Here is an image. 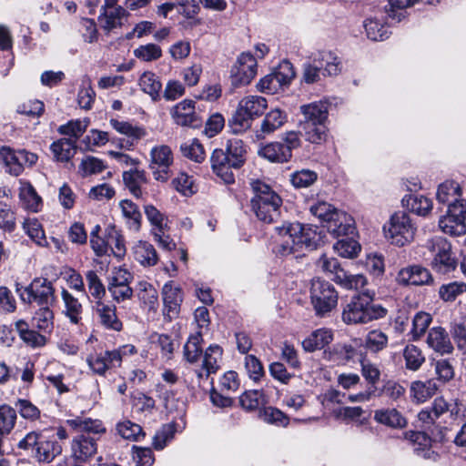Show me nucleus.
I'll return each instance as SVG.
<instances>
[{
	"instance_id": "1",
	"label": "nucleus",
	"mask_w": 466,
	"mask_h": 466,
	"mask_svg": "<svg viewBox=\"0 0 466 466\" xmlns=\"http://www.w3.org/2000/svg\"><path fill=\"white\" fill-rule=\"evenodd\" d=\"M278 235L276 252L281 256H288L303 248L315 249L321 242L320 233L309 226L300 223H284L277 227Z\"/></svg>"
},
{
	"instance_id": "2",
	"label": "nucleus",
	"mask_w": 466,
	"mask_h": 466,
	"mask_svg": "<svg viewBox=\"0 0 466 466\" xmlns=\"http://www.w3.org/2000/svg\"><path fill=\"white\" fill-rule=\"evenodd\" d=\"M375 291L364 289L353 296L342 310L341 318L347 325L367 324L386 317L388 309L381 305L373 304Z\"/></svg>"
},
{
	"instance_id": "3",
	"label": "nucleus",
	"mask_w": 466,
	"mask_h": 466,
	"mask_svg": "<svg viewBox=\"0 0 466 466\" xmlns=\"http://www.w3.org/2000/svg\"><path fill=\"white\" fill-rule=\"evenodd\" d=\"M253 197L250 199L252 211L264 223L277 221L282 209V198L265 182L256 179L250 182Z\"/></svg>"
},
{
	"instance_id": "4",
	"label": "nucleus",
	"mask_w": 466,
	"mask_h": 466,
	"mask_svg": "<svg viewBox=\"0 0 466 466\" xmlns=\"http://www.w3.org/2000/svg\"><path fill=\"white\" fill-rule=\"evenodd\" d=\"M310 212L318 218L323 227L334 237L354 235L355 222L345 211L336 208L326 201H317L310 206Z\"/></svg>"
},
{
	"instance_id": "5",
	"label": "nucleus",
	"mask_w": 466,
	"mask_h": 466,
	"mask_svg": "<svg viewBox=\"0 0 466 466\" xmlns=\"http://www.w3.org/2000/svg\"><path fill=\"white\" fill-rule=\"evenodd\" d=\"M267 106V100L260 96H248L242 98L229 120L232 131L238 134L248 129L253 119L262 115Z\"/></svg>"
},
{
	"instance_id": "6",
	"label": "nucleus",
	"mask_w": 466,
	"mask_h": 466,
	"mask_svg": "<svg viewBox=\"0 0 466 466\" xmlns=\"http://www.w3.org/2000/svg\"><path fill=\"white\" fill-rule=\"evenodd\" d=\"M425 248L431 256L430 265L435 272L445 275L456 269L457 258L446 238L434 237L427 240Z\"/></svg>"
},
{
	"instance_id": "7",
	"label": "nucleus",
	"mask_w": 466,
	"mask_h": 466,
	"mask_svg": "<svg viewBox=\"0 0 466 466\" xmlns=\"http://www.w3.org/2000/svg\"><path fill=\"white\" fill-rule=\"evenodd\" d=\"M416 229L410 217L404 211H397L392 214L383 227L385 237L399 247L412 241Z\"/></svg>"
},
{
	"instance_id": "8",
	"label": "nucleus",
	"mask_w": 466,
	"mask_h": 466,
	"mask_svg": "<svg viewBox=\"0 0 466 466\" xmlns=\"http://www.w3.org/2000/svg\"><path fill=\"white\" fill-rule=\"evenodd\" d=\"M37 160L38 156L35 153L25 149L15 150L7 146L0 147V164L5 171L11 176H20L25 167H34Z\"/></svg>"
},
{
	"instance_id": "9",
	"label": "nucleus",
	"mask_w": 466,
	"mask_h": 466,
	"mask_svg": "<svg viewBox=\"0 0 466 466\" xmlns=\"http://www.w3.org/2000/svg\"><path fill=\"white\" fill-rule=\"evenodd\" d=\"M310 299L317 315L324 316L337 306L338 293L330 283L317 279L311 283Z\"/></svg>"
},
{
	"instance_id": "10",
	"label": "nucleus",
	"mask_w": 466,
	"mask_h": 466,
	"mask_svg": "<svg viewBox=\"0 0 466 466\" xmlns=\"http://www.w3.org/2000/svg\"><path fill=\"white\" fill-rule=\"evenodd\" d=\"M466 201L450 205L446 215L441 217L439 228L450 236H461L466 233Z\"/></svg>"
},
{
	"instance_id": "11",
	"label": "nucleus",
	"mask_w": 466,
	"mask_h": 466,
	"mask_svg": "<svg viewBox=\"0 0 466 466\" xmlns=\"http://www.w3.org/2000/svg\"><path fill=\"white\" fill-rule=\"evenodd\" d=\"M257 75V59L248 52L238 57L230 70V81L234 87L248 85Z\"/></svg>"
},
{
	"instance_id": "12",
	"label": "nucleus",
	"mask_w": 466,
	"mask_h": 466,
	"mask_svg": "<svg viewBox=\"0 0 466 466\" xmlns=\"http://www.w3.org/2000/svg\"><path fill=\"white\" fill-rule=\"evenodd\" d=\"M21 299L28 303L35 302L39 306H50L55 301V289L47 279L36 278L25 288Z\"/></svg>"
},
{
	"instance_id": "13",
	"label": "nucleus",
	"mask_w": 466,
	"mask_h": 466,
	"mask_svg": "<svg viewBox=\"0 0 466 466\" xmlns=\"http://www.w3.org/2000/svg\"><path fill=\"white\" fill-rule=\"evenodd\" d=\"M150 157L149 167L154 178L160 182L167 181L171 176L170 167L173 163V154L169 147H154L150 151Z\"/></svg>"
},
{
	"instance_id": "14",
	"label": "nucleus",
	"mask_w": 466,
	"mask_h": 466,
	"mask_svg": "<svg viewBox=\"0 0 466 466\" xmlns=\"http://www.w3.org/2000/svg\"><path fill=\"white\" fill-rule=\"evenodd\" d=\"M397 281L402 285H431L434 281L430 270L420 265H412L401 268L397 276Z\"/></svg>"
},
{
	"instance_id": "15",
	"label": "nucleus",
	"mask_w": 466,
	"mask_h": 466,
	"mask_svg": "<svg viewBox=\"0 0 466 466\" xmlns=\"http://www.w3.org/2000/svg\"><path fill=\"white\" fill-rule=\"evenodd\" d=\"M97 451L96 440L84 433L78 434L71 441L72 456L79 461H86Z\"/></svg>"
},
{
	"instance_id": "16",
	"label": "nucleus",
	"mask_w": 466,
	"mask_h": 466,
	"mask_svg": "<svg viewBox=\"0 0 466 466\" xmlns=\"http://www.w3.org/2000/svg\"><path fill=\"white\" fill-rule=\"evenodd\" d=\"M162 297L164 303V315L169 319L176 318L180 309V304L183 299L181 289L175 286L172 282L166 283L162 289Z\"/></svg>"
},
{
	"instance_id": "17",
	"label": "nucleus",
	"mask_w": 466,
	"mask_h": 466,
	"mask_svg": "<svg viewBox=\"0 0 466 466\" xmlns=\"http://www.w3.org/2000/svg\"><path fill=\"white\" fill-rule=\"evenodd\" d=\"M210 162L213 172L225 183L231 184L234 182L232 168H235V166L231 165V159L227 156V152H224V149H215L211 155Z\"/></svg>"
},
{
	"instance_id": "18",
	"label": "nucleus",
	"mask_w": 466,
	"mask_h": 466,
	"mask_svg": "<svg viewBox=\"0 0 466 466\" xmlns=\"http://www.w3.org/2000/svg\"><path fill=\"white\" fill-rule=\"evenodd\" d=\"M86 362L94 373L101 376L105 375L107 370L120 366L119 354L111 350L89 355Z\"/></svg>"
},
{
	"instance_id": "19",
	"label": "nucleus",
	"mask_w": 466,
	"mask_h": 466,
	"mask_svg": "<svg viewBox=\"0 0 466 466\" xmlns=\"http://www.w3.org/2000/svg\"><path fill=\"white\" fill-rule=\"evenodd\" d=\"M464 185L465 181H462L461 184L453 180L444 181L437 188V201L441 204L448 205V208L455 202L466 201L461 198Z\"/></svg>"
},
{
	"instance_id": "20",
	"label": "nucleus",
	"mask_w": 466,
	"mask_h": 466,
	"mask_svg": "<svg viewBox=\"0 0 466 466\" xmlns=\"http://www.w3.org/2000/svg\"><path fill=\"white\" fill-rule=\"evenodd\" d=\"M174 121L182 127H197L198 116L195 112V103L185 99L176 105L171 111Z\"/></svg>"
},
{
	"instance_id": "21",
	"label": "nucleus",
	"mask_w": 466,
	"mask_h": 466,
	"mask_svg": "<svg viewBox=\"0 0 466 466\" xmlns=\"http://www.w3.org/2000/svg\"><path fill=\"white\" fill-rule=\"evenodd\" d=\"M311 56L320 67L322 76H333L339 74L341 62L335 53L322 50L312 54Z\"/></svg>"
},
{
	"instance_id": "22",
	"label": "nucleus",
	"mask_w": 466,
	"mask_h": 466,
	"mask_svg": "<svg viewBox=\"0 0 466 466\" xmlns=\"http://www.w3.org/2000/svg\"><path fill=\"white\" fill-rule=\"evenodd\" d=\"M311 56L320 67L322 76H333L339 74L341 62L335 53L322 50L312 54Z\"/></svg>"
},
{
	"instance_id": "23",
	"label": "nucleus",
	"mask_w": 466,
	"mask_h": 466,
	"mask_svg": "<svg viewBox=\"0 0 466 466\" xmlns=\"http://www.w3.org/2000/svg\"><path fill=\"white\" fill-rule=\"evenodd\" d=\"M426 342L431 349L441 355L450 354L453 350L450 336L442 327L431 328L429 330Z\"/></svg>"
},
{
	"instance_id": "24",
	"label": "nucleus",
	"mask_w": 466,
	"mask_h": 466,
	"mask_svg": "<svg viewBox=\"0 0 466 466\" xmlns=\"http://www.w3.org/2000/svg\"><path fill=\"white\" fill-rule=\"evenodd\" d=\"M221 357L222 349L218 345H210L204 353L202 369L196 371L198 380L208 378L210 373L217 372Z\"/></svg>"
},
{
	"instance_id": "25",
	"label": "nucleus",
	"mask_w": 466,
	"mask_h": 466,
	"mask_svg": "<svg viewBox=\"0 0 466 466\" xmlns=\"http://www.w3.org/2000/svg\"><path fill=\"white\" fill-rule=\"evenodd\" d=\"M286 114L280 109L276 108L269 111L263 118L259 130L257 131V137L265 138L266 136L280 128L286 122Z\"/></svg>"
},
{
	"instance_id": "26",
	"label": "nucleus",
	"mask_w": 466,
	"mask_h": 466,
	"mask_svg": "<svg viewBox=\"0 0 466 466\" xmlns=\"http://www.w3.org/2000/svg\"><path fill=\"white\" fill-rule=\"evenodd\" d=\"M94 309L100 323L106 329L113 330H120L122 323L116 314V307L113 305L106 304L103 301H96Z\"/></svg>"
},
{
	"instance_id": "27",
	"label": "nucleus",
	"mask_w": 466,
	"mask_h": 466,
	"mask_svg": "<svg viewBox=\"0 0 466 466\" xmlns=\"http://www.w3.org/2000/svg\"><path fill=\"white\" fill-rule=\"evenodd\" d=\"M158 399L162 401L165 410L169 413H183L185 403L177 397V393L172 389L167 388L163 384L157 385Z\"/></svg>"
},
{
	"instance_id": "28",
	"label": "nucleus",
	"mask_w": 466,
	"mask_h": 466,
	"mask_svg": "<svg viewBox=\"0 0 466 466\" xmlns=\"http://www.w3.org/2000/svg\"><path fill=\"white\" fill-rule=\"evenodd\" d=\"M401 204L408 211L422 217L427 216L432 209V201L422 195H406Z\"/></svg>"
},
{
	"instance_id": "29",
	"label": "nucleus",
	"mask_w": 466,
	"mask_h": 466,
	"mask_svg": "<svg viewBox=\"0 0 466 466\" xmlns=\"http://www.w3.org/2000/svg\"><path fill=\"white\" fill-rule=\"evenodd\" d=\"M40 444L35 453V459L38 462L49 463L62 452V447L54 436L46 435Z\"/></svg>"
},
{
	"instance_id": "30",
	"label": "nucleus",
	"mask_w": 466,
	"mask_h": 466,
	"mask_svg": "<svg viewBox=\"0 0 466 466\" xmlns=\"http://www.w3.org/2000/svg\"><path fill=\"white\" fill-rule=\"evenodd\" d=\"M304 116L302 122H312L314 124H325L328 118V104L324 101L312 102L300 106Z\"/></svg>"
},
{
	"instance_id": "31",
	"label": "nucleus",
	"mask_w": 466,
	"mask_h": 466,
	"mask_svg": "<svg viewBox=\"0 0 466 466\" xmlns=\"http://www.w3.org/2000/svg\"><path fill=\"white\" fill-rule=\"evenodd\" d=\"M123 218L129 230L138 232L141 228L142 215L134 202L131 200H122L119 203Z\"/></svg>"
},
{
	"instance_id": "32",
	"label": "nucleus",
	"mask_w": 466,
	"mask_h": 466,
	"mask_svg": "<svg viewBox=\"0 0 466 466\" xmlns=\"http://www.w3.org/2000/svg\"><path fill=\"white\" fill-rule=\"evenodd\" d=\"M333 339V333L329 329H319L313 331L302 341V347L306 351L313 352L321 350Z\"/></svg>"
},
{
	"instance_id": "33",
	"label": "nucleus",
	"mask_w": 466,
	"mask_h": 466,
	"mask_svg": "<svg viewBox=\"0 0 466 466\" xmlns=\"http://www.w3.org/2000/svg\"><path fill=\"white\" fill-rule=\"evenodd\" d=\"M438 389L439 386L433 379L424 381L416 380L413 381L410 385V393L412 398L417 402L423 403L433 397L436 394Z\"/></svg>"
},
{
	"instance_id": "34",
	"label": "nucleus",
	"mask_w": 466,
	"mask_h": 466,
	"mask_svg": "<svg viewBox=\"0 0 466 466\" xmlns=\"http://www.w3.org/2000/svg\"><path fill=\"white\" fill-rule=\"evenodd\" d=\"M61 298L64 303L63 313L70 319L73 324H78L82 319V304L79 302L77 298H76L66 289H62Z\"/></svg>"
},
{
	"instance_id": "35",
	"label": "nucleus",
	"mask_w": 466,
	"mask_h": 466,
	"mask_svg": "<svg viewBox=\"0 0 466 466\" xmlns=\"http://www.w3.org/2000/svg\"><path fill=\"white\" fill-rule=\"evenodd\" d=\"M404 439L415 446L414 451L418 455L425 459L431 458L432 453L430 450L431 440L426 433L410 431L404 433Z\"/></svg>"
},
{
	"instance_id": "36",
	"label": "nucleus",
	"mask_w": 466,
	"mask_h": 466,
	"mask_svg": "<svg viewBox=\"0 0 466 466\" xmlns=\"http://www.w3.org/2000/svg\"><path fill=\"white\" fill-rule=\"evenodd\" d=\"M135 259L143 266H154L158 260L157 251L153 245L146 241H139L133 248Z\"/></svg>"
},
{
	"instance_id": "37",
	"label": "nucleus",
	"mask_w": 466,
	"mask_h": 466,
	"mask_svg": "<svg viewBox=\"0 0 466 466\" xmlns=\"http://www.w3.org/2000/svg\"><path fill=\"white\" fill-rule=\"evenodd\" d=\"M50 149L57 161L67 162L76 152V143L72 138H61L55 141Z\"/></svg>"
},
{
	"instance_id": "38",
	"label": "nucleus",
	"mask_w": 466,
	"mask_h": 466,
	"mask_svg": "<svg viewBox=\"0 0 466 466\" xmlns=\"http://www.w3.org/2000/svg\"><path fill=\"white\" fill-rule=\"evenodd\" d=\"M259 154L270 162L284 163L291 158V153L281 142L268 144L260 149Z\"/></svg>"
},
{
	"instance_id": "39",
	"label": "nucleus",
	"mask_w": 466,
	"mask_h": 466,
	"mask_svg": "<svg viewBox=\"0 0 466 466\" xmlns=\"http://www.w3.org/2000/svg\"><path fill=\"white\" fill-rule=\"evenodd\" d=\"M138 84L141 90L148 94L152 100L157 101L160 99L162 84L155 73L150 71L144 72L139 78Z\"/></svg>"
},
{
	"instance_id": "40",
	"label": "nucleus",
	"mask_w": 466,
	"mask_h": 466,
	"mask_svg": "<svg viewBox=\"0 0 466 466\" xmlns=\"http://www.w3.org/2000/svg\"><path fill=\"white\" fill-rule=\"evenodd\" d=\"M99 20L103 28L110 31L122 25V20L127 16V11L122 6H116L109 9H102Z\"/></svg>"
},
{
	"instance_id": "41",
	"label": "nucleus",
	"mask_w": 466,
	"mask_h": 466,
	"mask_svg": "<svg viewBox=\"0 0 466 466\" xmlns=\"http://www.w3.org/2000/svg\"><path fill=\"white\" fill-rule=\"evenodd\" d=\"M106 238H107L108 248L111 249L113 255L116 258L122 259L127 252L126 241L123 235L115 226H109L106 229Z\"/></svg>"
},
{
	"instance_id": "42",
	"label": "nucleus",
	"mask_w": 466,
	"mask_h": 466,
	"mask_svg": "<svg viewBox=\"0 0 466 466\" xmlns=\"http://www.w3.org/2000/svg\"><path fill=\"white\" fill-rule=\"evenodd\" d=\"M123 180L132 195L139 198L142 194L141 186L147 182L146 172L133 167L123 173Z\"/></svg>"
},
{
	"instance_id": "43",
	"label": "nucleus",
	"mask_w": 466,
	"mask_h": 466,
	"mask_svg": "<svg viewBox=\"0 0 466 466\" xmlns=\"http://www.w3.org/2000/svg\"><path fill=\"white\" fill-rule=\"evenodd\" d=\"M15 327L21 338V339L31 347H41L46 343L45 336L39 334L38 332L30 329L28 324L23 320L19 319L15 323Z\"/></svg>"
},
{
	"instance_id": "44",
	"label": "nucleus",
	"mask_w": 466,
	"mask_h": 466,
	"mask_svg": "<svg viewBox=\"0 0 466 466\" xmlns=\"http://www.w3.org/2000/svg\"><path fill=\"white\" fill-rule=\"evenodd\" d=\"M368 283L367 278L362 274H349L346 271H339L337 276V284L346 289H355L363 291Z\"/></svg>"
},
{
	"instance_id": "45",
	"label": "nucleus",
	"mask_w": 466,
	"mask_h": 466,
	"mask_svg": "<svg viewBox=\"0 0 466 466\" xmlns=\"http://www.w3.org/2000/svg\"><path fill=\"white\" fill-rule=\"evenodd\" d=\"M67 424L81 433H103L106 431L103 423L98 420L76 418L67 420Z\"/></svg>"
},
{
	"instance_id": "46",
	"label": "nucleus",
	"mask_w": 466,
	"mask_h": 466,
	"mask_svg": "<svg viewBox=\"0 0 466 466\" xmlns=\"http://www.w3.org/2000/svg\"><path fill=\"white\" fill-rule=\"evenodd\" d=\"M388 341L386 333L380 329H372L365 337L364 348L372 353H377L387 348Z\"/></svg>"
},
{
	"instance_id": "47",
	"label": "nucleus",
	"mask_w": 466,
	"mask_h": 466,
	"mask_svg": "<svg viewBox=\"0 0 466 466\" xmlns=\"http://www.w3.org/2000/svg\"><path fill=\"white\" fill-rule=\"evenodd\" d=\"M374 419L376 421L392 428H402L406 425V420L395 409L376 410Z\"/></svg>"
},
{
	"instance_id": "48",
	"label": "nucleus",
	"mask_w": 466,
	"mask_h": 466,
	"mask_svg": "<svg viewBox=\"0 0 466 466\" xmlns=\"http://www.w3.org/2000/svg\"><path fill=\"white\" fill-rule=\"evenodd\" d=\"M224 152H227V156L231 159V165L235 166V168H239L243 165L246 149L242 140L238 138L228 140Z\"/></svg>"
},
{
	"instance_id": "49",
	"label": "nucleus",
	"mask_w": 466,
	"mask_h": 466,
	"mask_svg": "<svg viewBox=\"0 0 466 466\" xmlns=\"http://www.w3.org/2000/svg\"><path fill=\"white\" fill-rule=\"evenodd\" d=\"M19 198L24 207L27 209L36 212L41 205V198L28 182L22 183Z\"/></svg>"
},
{
	"instance_id": "50",
	"label": "nucleus",
	"mask_w": 466,
	"mask_h": 466,
	"mask_svg": "<svg viewBox=\"0 0 466 466\" xmlns=\"http://www.w3.org/2000/svg\"><path fill=\"white\" fill-rule=\"evenodd\" d=\"M88 125L89 120L87 118L70 120L66 124L60 126L58 132L61 135L69 136V138H72L76 143V140L86 132Z\"/></svg>"
},
{
	"instance_id": "51",
	"label": "nucleus",
	"mask_w": 466,
	"mask_h": 466,
	"mask_svg": "<svg viewBox=\"0 0 466 466\" xmlns=\"http://www.w3.org/2000/svg\"><path fill=\"white\" fill-rule=\"evenodd\" d=\"M300 127L307 141L313 144H320L326 139V127L324 124L301 122Z\"/></svg>"
},
{
	"instance_id": "52",
	"label": "nucleus",
	"mask_w": 466,
	"mask_h": 466,
	"mask_svg": "<svg viewBox=\"0 0 466 466\" xmlns=\"http://www.w3.org/2000/svg\"><path fill=\"white\" fill-rule=\"evenodd\" d=\"M23 228L35 244L41 247L47 246L44 229L36 218H26L23 223Z\"/></svg>"
},
{
	"instance_id": "53",
	"label": "nucleus",
	"mask_w": 466,
	"mask_h": 466,
	"mask_svg": "<svg viewBox=\"0 0 466 466\" xmlns=\"http://www.w3.org/2000/svg\"><path fill=\"white\" fill-rule=\"evenodd\" d=\"M364 28L368 38L372 41H383L389 37L388 27L375 18H368L364 22Z\"/></svg>"
},
{
	"instance_id": "54",
	"label": "nucleus",
	"mask_w": 466,
	"mask_h": 466,
	"mask_svg": "<svg viewBox=\"0 0 466 466\" xmlns=\"http://www.w3.org/2000/svg\"><path fill=\"white\" fill-rule=\"evenodd\" d=\"M403 358L405 360L406 368L412 371L418 370L425 362V357L421 350L412 344L405 347L403 350Z\"/></svg>"
},
{
	"instance_id": "55",
	"label": "nucleus",
	"mask_w": 466,
	"mask_h": 466,
	"mask_svg": "<svg viewBox=\"0 0 466 466\" xmlns=\"http://www.w3.org/2000/svg\"><path fill=\"white\" fill-rule=\"evenodd\" d=\"M16 410L7 404L0 406V434L8 435L16 422Z\"/></svg>"
},
{
	"instance_id": "56",
	"label": "nucleus",
	"mask_w": 466,
	"mask_h": 466,
	"mask_svg": "<svg viewBox=\"0 0 466 466\" xmlns=\"http://www.w3.org/2000/svg\"><path fill=\"white\" fill-rule=\"evenodd\" d=\"M184 157L196 162L201 163L206 157L203 146L196 138L185 141L180 146Z\"/></svg>"
},
{
	"instance_id": "57",
	"label": "nucleus",
	"mask_w": 466,
	"mask_h": 466,
	"mask_svg": "<svg viewBox=\"0 0 466 466\" xmlns=\"http://www.w3.org/2000/svg\"><path fill=\"white\" fill-rule=\"evenodd\" d=\"M350 235L344 236L345 238L338 240L334 244V249L338 254L344 258L357 257L360 251V245Z\"/></svg>"
},
{
	"instance_id": "58",
	"label": "nucleus",
	"mask_w": 466,
	"mask_h": 466,
	"mask_svg": "<svg viewBox=\"0 0 466 466\" xmlns=\"http://www.w3.org/2000/svg\"><path fill=\"white\" fill-rule=\"evenodd\" d=\"M431 320L432 318L431 314L427 312L420 311L415 314L412 319V329L410 330L412 340H419L421 336L424 335Z\"/></svg>"
},
{
	"instance_id": "59",
	"label": "nucleus",
	"mask_w": 466,
	"mask_h": 466,
	"mask_svg": "<svg viewBox=\"0 0 466 466\" xmlns=\"http://www.w3.org/2000/svg\"><path fill=\"white\" fill-rule=\"evenodd\" d=\"M111 127L119 134L125 135L133 139L138 140L146 136L144 128L133 126L127 121H119L117 119L110 120Z\"/></svg>"
},
{
	"instance_id": "60",
	"label": "nucleus",
	"mask_w": 466,
	"mask_h": 466,
	"mask_svg": "<svg viewBox=\"0 0 466 466\" xmlns=\"http://www.w3.org/2000/svg\"><path fill=\"white\" fill-rule=\"evenodd\" d=\"M46 435L43 431H30L19 441L17 446L19 449L30 451L31 456L35 459V453L37 452L40 443L46 439Z\"/></svg>"
},
{
	"instance_id": "61",
	"label": "nucleus",
	"mask_w": 466,
	"mask_h": 466,
	"mask_svg": "<svg viewBox=\"0 0 466 466\" xmlns=\"http://www.w3.org/2000/svg\"><path fill=\"white\" fill-rule=\"evenodd\" d=\"M202 340L201 332L191 335L184 346V356L190 363H195L202 354L200 342Z\"/></svg>"
},
{
	"instance_id": "62",
	"label": "nucleus",
	"mask_w": 466,
	"mask_h": 466,
	"mask_svg": "<svg viewBox=\"0 0 466 466\" xmlns=\"http://www.w3.org/2000/svg\"><path fill=\"white\" fill-rule=\"evenodd\" d=\"M466 292V283L462 281H453L448 284H443L440 287V298L446 301H454L458 296Z\"/></svg>"
},
{
	"instance_id": "63",
	"label": "nucleus",
	"mask_w": 466,
	"mask_h": 466,
	"mask_svg": "<svg viewBox=\"0 0 466 466\" xmlns=\"http://www.w3.org/2000/svg\"><path fill=\"white\" fill-rule=\"evenodd\" d=\"M15 410L20 416L29 421H35L40 419V410L26 399H18L15 403Z\"/></svg>"
},
{
	"instance_id": "64",
	"label": "nucleus",
	"mask_w": 466,
	"mask_h": 466,
	"mask_svg": "<svg viewBox=\"0 0 466 466\" xmlns=\"http://www.w3.org/2000/svg\"><path fill=\"white\" fill-rule=\"evenodd\" d=\"M116 431L122 438L132 441H138L144 437L141 426L130 420H123L117 423Z\"/></svg>"
}]
</instances>
